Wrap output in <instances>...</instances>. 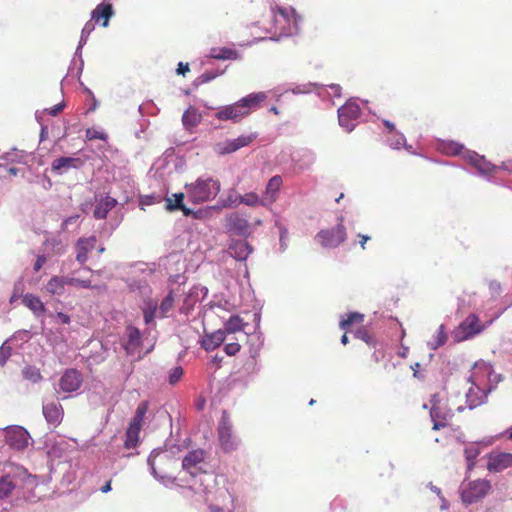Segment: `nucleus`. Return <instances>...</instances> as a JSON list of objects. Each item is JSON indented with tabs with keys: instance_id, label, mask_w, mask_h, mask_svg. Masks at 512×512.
<instances>
[{
	"instance_id": "nucleus-55",
	"label": "nucleus",
	"mask_w": 512,
	"mask_h": 512,
	"mask_svg": "<svg viewBox=\"0 0 512 512\" xmlns=\"http://www.w3.org/2000/svg\"><path fill=\"white\" fill-rule=\"evenodd\" d=\"M123 213L120 211H114L110 217V221L106 223L109 228L110 233L113 232L122 222Z\"/></svg>"
},
{
	"instance_id": "nucleus-59",
	"label": "nucleus",
	"mask_w": 512,
	"mask_h": 512,
	"mask_svg": "<svg viewBox=\"0 0 512 512\" xmlns=\"http://www.w3.org/2000/svg\"><path fill=\"white\" fill-rule=\"evenodd\" d=\"M67 285H76L80 286L82 288L88 289L91 288V281L90 280H81L74 277H66Z\"/></svg>"
},
{
	"instance_id": "nucleus-51",
	"label": "nucleus",
	"mask_w": 512,
	"mask_h": 512,
	"mask_svg": "<svg viewBox=\"0 0 512 512\" xmlns=\"http://www.w3.org/2000/svg\"><path fill=\"white\" fill-rule=\"evenodd\" d=\"M275 226L279 229V249L281 252H284L287 249V238H288V229L283 226L279 220L275 221Z\"/></svg>"
},
{
	"instance_id": "nucleus-52",
	"label": "nucleus",
	"mask_w": 512,
	"mask_h": 512,
	"mask_svg": "<svg viewBox=\"0 0 512 512\" xmlns=\"http://www.w3.org/2000/svg\"><path fill=\"white\" fill-rule=\"evenodd\" d=\"M159 453L156 452V450H153L150 455L148 456V459H147V464L150 468V473L152 474V476L158 480L159 482L161 483H165V479L167 478L166 476H159L156 468H155V457L158 455Z\"/></svg>"
},
{
	"instance_id": "nucleus-21",
	"label": "nucleus",
	"mask_w": 512,
	"mask_h": 512,
	"mask_svg": "<svg viewBox=\"0 0 512 512\" xmlns=\"http://www.w3.org/2000/svg\"><path fill=\"white\" fill-rule=\"evenodd\" d=\"M97 239L95 236L79 238L75 245L76 260L84 264L88 260V254L95 248Z\"/></svg>"
},
{
	"instance_id": "nucleus-46",
	"label": "nucleus",
	"mask_w": 512,
	"mask_h": 512,
	"mask_svg": "<svg viewBox=\"0 0 512 512\" xmlns=\"http://www.w3.org/2000/svg\"><path fill=\"white\" fill-rule=\"evenodd\" d=\"M147 410H148V403L147 402L140 403L136 409L135 415H134L133 419L131 420L129 426L138 428L140 430L141 423L143 421V418L145 417V414L147 413Z\"/></svg>"
},
{
	"instance_id": "nucleus-17",
	"label": "nucleus",
	"mask_w": 512,
	"mask_h": 512,
	"mask_svg": "<svg viewBox=\"0 0 512 512\" xmlns=\"http://www.w3.org/2000/svg\"><path fill=\"white\" fill-rule=\"evenodd\" d=\"M207 294L208 289L206 287H192L183 300V305L180 307V313L185 315L190 314L195 304L201 299L205 298Z\"/></svg>"
},
{
	"instance_id": "nucleus-30",
	"label": "nucleus",
	"mask_w": 512,
	"mask_h": 512,
	"mask_svg": "<svg viewBox=\"0 0 512 512\" xmlns=\"http://www.w3.org/2000/svg\"><path fill=\"white\" fill-rule=\"evenodd\" d=\"M203 460L204 451L202 449L190 451L182 460V468L194 476L195 473L191 469L196 468V466L203 462Z\"/></svg>"
},
{
	"instance_id": "nucleus-42",
	"label": "nucleus",
	"mask_w": 512,
	"mask_h": 512,
	"mask_svg": "<svg viewBox=\"0 0 512 512\" xmlns=\"http://www.w3.org/2000/svg\"><path fill=\"white\" fill-rule=\"evenodd\" d=\"M241 204H244L249 207H256V206H264L267 207L264 203V200L262 197H260L255 192H249L244 195H241V200H239Z\"/></svg>"
},
{
	"instance_id": "nucleus-53",
	"label": "nucleus",
	"mask_w": 512,
	"mask_h": 512,
	"mask_svg": "<svg viewBox=\"0 0 512 512\" xmlns=\"http://www.w3.org/2000/svg\"><path fill=\"white\" fill-rule=\"evenodd\" d=\"M173 303H174L173 292L170 291L160 304V307H159L160 315L159 316L166 317L167 313L172 309Z\"/></svg>"
},
{
	"instance_id": "nucleus-56",
	"label": "nucleus",
	"mask_w": 512,
	"mask_h": 512,
	"mask_svg": "<svg viewBox=\"0 0 512 512\" xmlns=\"http://www.w3.org/2000/svg\"><path fill=\"white\" fill-rule=\"evenodd\" d=\"M94 29H95V24L90 20L87 21L85 23L84 27L82 28L79 43L86 44L89 35L93 32Z\"/></svg>"
},
{
	"instance_id": "nucleus-26",
	"label": "nucleus",
	"mask_w": 512,
	"mask_h": 512,
	"mask_svg": "<svg viewBox=\"0 0 512 512\" xmlns=\"http://www.w3.org/2000/svg\"><path fill=\"white\" fill-rule=\"evenodd\" d=\"M282 177L279 175H275L268 181L265 192L263 195V200L266 206L271 205L277 200L278 193L280 190V187L282 186Z\"/></svg>"
},
{
	"instance_id": "nucleus-4",
	"label": "nucleus",
	"mask_w": 512,
	"mask_h": 512,
	"mask_svg": "<svg viewBox=\"0 0 512 512\" xmlns=\"http://www.w3.org/2000/svg\"><path fill=\"white\" fill-rule=\"evenodd\" d=\"M217 432L220 446L224 452L230 453L238 448L240 440L234 434L232 421L225 410L219 420Z\"/></svg>"
},
{
	"instance_id": "nucleus-10",
	"label": "nucleus",
	"mask_w": 512,
	"mask_h": 512,
	"mask_svg": "<svg viewBox=\"0 0 512 512\" xmlns=\"http://www.w3.org/2000/svg\"><path fill=\"white\" fill-rule=\"evenodd\" d=\"M343 216L338 217V223L334 228L321 230L317 234L322 246L326 248H335L346 239V229L343 225Z\"/></svg>"
},
{
	"instance_id": "nucleus-41",
	"label": "nucleus",
	"mask_w": 512,
	"mask_h": 512,
	"mask_svg": "<svg viewBox=\"0 0 512 512\" xmlns=\"http://www.w3.org/2000/svg\"><path fill=\"white\" fill-rule=\"evenodd\" d=\"M244 324L242 318L238 315H232L230 318L224 323V330L226 333H235L237 331L243 330Z\"/></svg>"
},
{
	"instance_id": "nucleus-32",
	"label": "nucleus",
	"mask_w": 512,
	"mask_h": 512,
	"mask_svg": "<svg viewBox=\"0 0 512 512\" xmlns=\"http://www.w3.org/2000/svg\"><path fill=\"white\" fill-rule=\"evenodd\" d=\"M22 301L36 316H40L46 311L45 305L40 298L33 294H26Z\"/></svg>"
},
{
	"instance_id": "nucleus-9",
	"label": "nucleus",
	"mask_w": 512,
	"mask_h": 512,
	"mask_svg": "<svg viewBox=\"0 0 512 512\" xmlns=\"http://www.w3.org/2000/svg\"><path fill=\"white\" fill-rule=\"evenodd\" d=\"M4 436L7 445L16 451H23L30 444L31 436L22 426L13 425L4 429Z\"/></svg>"
},
{
	"instance_id": "nucleus-34",
	"label": "nucleus",
	"mask_w": 512,
	"mask_h": 512,
	"mask_svg": "<svg viewBox=\"0 0 512 512\" xmlns=\"http://www.w3.org/2000/svg\"><path fill=\"white\" fill-rule=\"evenodd\" d=\"M209 57L216 60H236L239 57V54L236 50L221 47V48H212L209 53Z\"/></svg>"
},
{
	"instance_id": "nucleus-20",
	"label": "nucleus",
	"mask_w": 512,
	"mask_h": 512,
	"mask_svg": "<svg viewBox=\"0 0 512 512\" xmlns=\"http://www.w3.org/2000/svg\"><path fill=\"white\" fill-rule=\"evenodd\" d=\"M42 412L47 423L54 427H57L63 419V408L58 402H44Z\"/></svg>"
},
{
	"instance_id": "nucleus-16",
	"label": "nucleus",
	"mask_w": 512,
	"mask_h": 512,
	"mask_svg": "<svg viewBox=\"0 0 512 512\" xmlns=\"http://www.w3.org/2000/svg\"><path fill=\"white\" fill-rule=\"evenodd\" d=\"M487 458V469L490 472H501L512 467V453H489Z\"/></svg>"
},
{
	"instance_id": "nucleus-18",
	"label": "nucleus",
	"mask_w": 512,
	"mask_h": 512,
	"mask_svg": "<svg viewBox=\"0 0 512 512\" xmlns=\"http://www.w3.org/2000/svg\"><path fill=\"white\" fill-rule=\"evenodd\" d=\"M84 165V160L78 157H59L53 160L51 169L58 175H62L69 169H79Z\"/></svg>"
},
{
	"instance_id": "nucleus-36",
	"label": "nucleus",
	"mask_w": 512,
	"mask_h": 512,
	"mask_svg": "<svg viewBox=\"0 0 512 512\" xmlns=\"http://www.w3.org/2000/svg\"><path fill=\"white\" fill-rule=\"evenodd\" d=\"M174 197V202H172V200L170 198H167L166 199V209L169 210V211H173V210H182L184 215H190L192 213V210H190L189 208H186L184 205H183V199H184V194L183 193H176L173 195Z\"/></svg>"
},
{
	"instance_id": "nucleus-60",
	"label": "nucleus",
	"mask_w": 512,
	"mask_h": 512,
	"mask_svg": "<svg viewBox=\"0 0 512 512\" xmlns=\"http://www.w3.org/2000/svg\"><path fill=\"white\" fill-rule=\"evenodd\" d=\"M156 202H160V196H156L154 194L144 195L140 198V206L144 209V206L152 205Z\"/></svg>"
},
{
	"instance_id": "nucleus-50",
	"label": "nucleus",
	"mask_w": 512,
	"mask_h": 512,
	"mask_svg": "<svg viewBox=\"0 0 512 512\" xmlns=\"http://www.w3.org/2000/svg\"><path fill=\"white\" fill-rule=\"evenodd\" d=\"M405 141V136L399 131L390 133V136L387 138V143L392 149L402 148V146L405 144Z\"/></svg>"
},
{
	"instance_id": "nucleus-12",
	"label": "nucleus",
	"mask_w": 512,
	"mask_h": 512,
	"mask_svg": "<svg viewBox=\"0 0 512 512\" xmlns=\"http://www.w3.org/2000/svg\"><path fill=\"white\" fill-rule=\"evenodd\" d=\"M94 198L95 205L93 209V217L97 220L105 219L109 212L118 205L117 199L109 195L96 194Z\"/></svg>"
},
{
	"instance_id": "nucleus-1",
	"label": "nucleus",
	"mask_w": 512,
	"mask_h": 512,
	"mask_svg": "<svg viewBox=\"0 0 512 512\" xmlns=\"http://www.w3.org/2000/svg\"><path fill=\"white\" fill-rule=\"evenodd\" d=\"M266 99V92L248 94L233 104L216 108L217 111L214 114V117L220 121H232L234 123L240 122L253 111L259 109Z\"/></svg>"
},
{
	"instance_id": "nucleus-8",
	"label": "nucleus",
	"mask_w": 512,
	"mask_h": 512,
	"mask_svg": "<svg viewBox=\"0 0 512 512\" xmlns=\"http://www.w3.org/2000/svg\"><path fill=\"white\" fill-rule=\"evenodd\" d=\"M339 125L348 133L356 127V121L360 117L361 109L354 98L349 99L344 105L338 108Z\"/></svg>"
},
{
	"instance_id": "nucleus-43",
	"label": "nucleus",
	"mask_w": 512,
	"mask_h": 512,
	"mask_svg": "<svg viewBox=\"0 0 512 512\" xmlns=\"http://www.w3.org/2000/svg\"><path fill=\"white\" fill-rule=\"evenodd\" d=\"M158 311L157 302L147 301L145 303V307L143 309V317L146 325H150L154 323V319L156 317V313Z\"/></svg>"
},
{
	"instance_id": "nucleus-27",
	"label": "nucleus",
	"mask_w": 512,
	"mask_h": 512,
	"mask_svg": "<svg viewBox=\"0 0 512 512\" xmlns=\"http://www.w3.org/2000/svg\"><path fill=\"white\" fill-rule=\"evenodd\" d=\"M84 45L85 44L78 43V46H77L76 51L74 53V57L72 59L71 65H70V67L68 69V73H67L66 77L62 80V83L69 76L76 77L78 79L80 78V76L82 74V71H83V67H84V61H83V58H82V48H83Z\"/></svg>"
},
{
	"instance_id": "nucleus-25",
	"label": "nucleus",
	"mask_w": 512,
	"mask_h": 512,
	"mask_svg": "<svg viewBox=\"0 0 512 512\" xmlns=\"http://www.w3.org/2000/svg\"><path fill=\"white\" fill-rule=\"evenodd\" d=\"M487 397L488 392L474 384V386L470 387L466 393V405L469 409H474L485 403Z\"/></svg>"
},
{
	"instance_id": "nucleus-47",
	"label": "nucleus",
	"mask_w": 512,
	"mask_h": 512,
	"mask_svg": "<svg viewBox=\"0 0 512 512\" xmlns=\"http://www.w3.org/2000/svg\"><path fill=\"white\" fill-rule=\"evenodd\" d=\"M239 200H241V194L235 189H230L226 198L222 200V206L225 208H236L241 204Z\"/></svg>"
},
{
	"instance_id": "nucleus-48",
	"label": "nucleus",
	"mask_w": 512,
	"mask_h": 512,
	"mask_svg": "<svg viewBox=\"0 0 512 512\" xmlns=\"http://www.w3.org/2000/svg\"><path fill=\"white\" fill-rule=\"evenodd\" d=\"M139 432L140 430L138 428H134L129 426L126 431V439L124 446L127 449L135 448L138 441H139Z\"/></svg>"
},
{
	"instance_id": "nucleus-64",
	"label": "nucleus",
	"mask_w": 512,
	"mask_h": 512,
	"mask_svg": "<svg viewBox=\"0 0 512 512\" xmlns=\"http://www.w3.org/2000/svg\"><path fill=\"white\" fill-rule=\"evenodd\" d=\"M474 369H475L476 371H483V372L488 373V372H489V370H491V369H492V365H491V363H490V362H486V361H484V360H478V361H476V362H475V364H474Z\"/></svg>"
},
{
	"instance_id": "nucleus-19",
	"label": "nucleus",
	"mask_w": 512,
	"mask_h": 512,
	"mask_svg": "<svg viewBox=\"0 0 512 512\" xmlns=\"http://www.w3.org/2000/svg\"><path fill=\"white\" fill-rule=\"evenodd\" d=\"M81 383L80 373L75 369H69L60 378L59 387L66 393H72L80 388Z\"/></svg>"
},
{
	"instance_id": "nucleus-6",
	"label": "nucleus",
	"mask_w": 512,
	"mask_h": 512,
	"mask_svg": "<svg viewBox=\"0 0 512 512\" xmlns=\"http://www.w3.org/2000/svg\"><path fill=\"white\" fill-rule=\"evenodd\" d=\"M279 14L283 18L285 25L283 26L281 33L278 37H271L270 40L279 41L280 37H289L298 35L301 31V25L303 23V17L297 13L293 7L289 8H277Z\"/></svg>"
},
{
	"instance_id": "nucleus-23",
	"label": "nucleus",
	"mask_w": 512,
	"mask_h": 512,
	"mask_svg": "<svg viewBox=\"0 0 512 512\" xmlns=\"http://www.w3.org/2000/svg\"><path fill=\"white\" fill-rule=\"evenodd\" d=\"M430 417L433 421V430H439L446 426L448 419L452 417V413L445 405L441 404L436 407H431Z\"/></svg>"
},
{
	"instance_id": "nucleus-29",
	"label": "nucleus",
	"mask_w": 512,
	"mask_h": 512,
	"mask_svg": "<svg viewBox=\"0 0 512 512\" xmlns=\"http://www.w3.org/2000/svg\"><path fill=\"white\" fill-rule=\"evenodd\" d=\"M225 331L219 329L213 333L206 334L200 341L201 347L211 351L220 346L225 340Z\"/></svg>"
},
{
	"instance_id": "nucleus-13",
	"label": "nucleus",
	"mask_w": 512,
	"mask_h": 512,
	"mask_svg": "<svg viewBox=\"0 0 512 512\" xmlns=\"http://www.w3.org/2000/svg\"><path fill=\"white\" fill-rule=\"evenodd\" d=\"M141 343L140 330L133 325L126 326L124 340L122 342V347L125 349L126 353L128 355H134L140 348Z\"/></svg>"
},
{
	"instance_id": "nucleus-62",
	"label": "nucleus",
	"mask_w": 512,
	"mask_h": 512,
	"mask_svg": "<svg viewBox=\"0 0 512 512\" xmlns=\"http://www.w3.org/2000/svg\"><path fill=\"white\" fill-rule=\"evenodd\" d=\"M316 84H313V83H308V84H304V85H298L294 88L291 89V92L293 94H306V93H310L312 91V87L315 86Z\"/></svg>"
},
{
	"instance_id": "nucleus-15",
	"label": "nucleus",
	"mask_w": 512,
	"mask_h": 512,
	"mask_svg": "<svg viewBox=\"0 0 512 512\" xmlns=\"http://www.w3.org/2000/svg\"><path fill=\"white\" fill-rule=\"evenodd\" d=\"M492 444V440H482L478 442H470L466 444L464 448V457L466 460V466H467V472H471L475 465H476V459L481 453V447H488Z\"/></svg>"
},
{
	"instance_id": "nucleus-63",
	"label": "nucleus",
	"mask_w": 512,
	"mask_h": 512,
	"mask_svg": "<svg viewBox=\"0 0 512 512\" xmlns=\"http://www.w3.org/2000/svg\"><path fill=\"white\" fill-rule=\"evenodd\" d=\"M79 219H80L79 214H74V215H71V216L65 218L62 222V228L68 229L72 225H77Z\"/></svg>"
},
{
	"instance_id": "nucleus-40",
	"label": "nucleus",
	"mask_w": 512,
	"mask_h": 512,
	"mask_svg": "<svg viewBox=\"0 0 512 512\" xmlns=\"http://www.w3.org/2000/svg\"><path fill=\"white\" fill-rule=\"evenodd\" d=\"M447 334L445 331L444 324H441L438 328L436 335L427 343L428 347L431 350H437L439 347L443 346L446 343Z\"/></svg>"
},
{
	"instance_id": "nucleus-5",
	"label": "nucleus",
	"mask_w": 512,
	"mask_h": 512,
	"mask_svg": "<svg viewBox=\"0 0 512 512\" xmlns=\"http://www.w3.org/2000/svg\"><path fill=\"white\" fill-rule=\"evenodd\" d=\"M485 328L479 317L471 313L454 329L452 337L455 342H463L481 334Z\"/></svg>"
},
{
	"instance_id": "nucleus-33",
	"label": "nucleus",
	"mask_w": 512,
	"mask_h": 512,
	"mask_svg": "<svg viewBox=\"0 0 512 512\" xmlns=\"http://www.w3.org/2000/svg\"><path fill=\"white\" fill-rule=\"evenodd\" d=\"M67 285L66 277L54 276L46 284V291L52 295H62Z\"/></svg>"
},
{
	"instance_id": "nucleus-61",
	"label": "nucleus",
	"mask_w": 512,
	"mask_h": 512,
	"mask_svg": "<svg viewBox=\"0 0 512 512\" xmlns=\"http://www.w3.org/2000/svg\"><path fill=\"white\" fill-rule=\"evenodd\" d=\"M183 375V368L178 366L173 368L169 373V383L176 384Z\"/></svg>"
},
{
	"instance_id": "nucleus-7",
	"label": "nucleus",
	"mask_w": 512,
	"mask_h": 512,
	"mask_svg": "<svg viewBox=\"0 0 512 512\" xmlns=\"http://www.w3.org/2000/svg\"><path fill=\"white\" fill-rule=\"evenodd\" d=\"M491 489L490 481L477 479L461 485V498L465 504H472L484 498Z\"/></svg>"
},
{
	"instance_id": "nucleus-22",
	"label": "nucleus",
	"mask_w": 512,
	"mask_h": 512,
	"mask_svg": "<svg viewBox=\"0 0 512 512\" xmlns=\"http://www.w3.org/2000/svg\"><path fill=\"white\" fill-rule=\"evenodd\" d=\"M114 15L113 6L111 3H107L103 1L99 3L96 8L91 12L90 21L102 22L103 27H107L109 25V19Z\"/></svg>"
},
{
	"instance_id": "nucleus-39",
	"label": "nucleus",
	"mask_w": 512,
	"mask_h": 512,
	"mask_svg": "<svg viewBox=\"0 0 512 512\" xmlns=\"http://www.w3.org/2000/svg\"><path fill=\"white\" fill-rule=\"evenodd\" d=\"M127 285L130 291L139 292L142 296L150 292V287L146 280L131 278L127 281Z\"/></svg>"
},
{
	"instance_id": "nucleus-14",
	"label": "nucleus",
	"mask_w": 512,
	"mask_h": 512,
	"mask_svg": "<svg viewBox=\"0 0 512 512\" xmlns=\"http://www.w3.org/2000/svg\"><path fill=\"white\" fill-rule=\"evenodd\" d=\"M253 250V247L242 239H231L227 247V253L237 261H245Z\"/></svg>"
},
{
	"instance_id": "nucleus-28",
	"label": "nucleus",
	"mask_w": 512,
	"mask_h": 512,
	"mask_svg": "<svg viewBox=\"0 0 512 512\" xmlns=\"http://www.w3.org/2000/svg\"><path fill=\"white\" fill-rule=\"evenodd\" d=\"M202 115L198 110L190 106L182 115V124L186 131L192 133L194 129L201 123Z\"/></svg>"
},
{
	"instance_id": "nucleus-3",
	"label": "nucleus",
	"mask_w": 512,
	"mask_h": 512,
	"mask_svg": "<svg viewBox=\"0 0 512 512\" xmlns=\"http://www.w3.org/2000/svg\"><path fill=\"white\" fill-rule=\"evenodd\" d=\"M463 159L473 168L476 169L477 175L486 179L487 181L501 185V181L495 176L497 167L495 164L488 161L485 156L478 154L472 150H465Z\"/></svg>"
},
{
	"instance_id": "nucleus-44",
	"label": "nucleus",
	"mask_w": 512,
	"mask_h": 512,
	"mask_svg": "<svg viewBox=\"0 0 512 512\" xmlns=\"http://www.w3.org/2000/svg\"><path fill=\"white\" fill-rule=\"evenodd\" d=\"M364 320V315L359 312H350L346 318L342 317L339 326L342 330H347L354 323H361Z\"/></svg>"
},
{
	"instance_id": "nucleus-45",
	"label": "nucleus",
	"mask_w": 512,
	"mask_h": 512,
	"mask_svg": "<svg viewBox=\"0 0 512 512\" xmlns=\"http://www.w3.org/2000/svg\"><path fill=\"white\" fill-rule=\"evenodd\" d=\"M22 376L25 380H28L32 383H38L42 380V375L39 368L32 365H27L23 368Z\"/></svg>"
},
{
	"instance_id": "nucleus-24",
	"label": "nucleus",
	"mask_w": 512,
	"mask_h": 512,
	"mask_svg": "<svg viewBox=\"0 0 512 512\" xmlns=\"http://www.w3.org/2000/svg\"><path fill=\"white\" fill-rule=\"evenodd\" d=\"M252 136H239L238 138L227 140L217 145L219 154H230L238 149L247 146L252 141Z\"/></svg>"
},
{
	"instance_id": "nucleus-11",
	"label": "nucleus",
	"mask_w": 512,
	"mask_h": 512,
	"mask_svg": "<svg viewBox=\"0 0 512 512\" xmlns=\"http://www.w3.org/2000/svg\"><path fill=\"white\" fill-rule=\"evenodd\" d=\"M225 228L228 232L241 237H249L252 233V227L246 216L234 212L226 216Z\"/></svg>"
},
{
	"instance_id": "nucleus-37",
	"label": "nucleus",
	"mask_w": 512,
	"mask_h": 512,
	"mask_svg": "<svg viewBox=\"0 0 512 512\" xmlns=\"http://www.w3.org/2000/svg\"><path fill=\"white\" fill-rule=\"evenodd\" d=\"M316 162L315 152L309 149H303L299 152V159L297 160L300 169H308Z\"/></svg>"
},
{
	"instance_id": "nucleus-35",
	"label": "nucleus",
	"mask_w": 512,
	"mask_h": 512,
	"mask_svg": "<svg viewBox=\"0 0 512 512\" xmlns=\"http://www.w3.org/2000/svg\"><path fill=\"white\" fill-rule=\"evenodd\" d=\"M17 486V480L11 475H5L0 478V499L10 496L11 492Z\"/></svg>"
},
{
	"instance_id": "nucleus-57",
	"label": "nucleus",
	"mask_w": 512,
	"mask_h": 512,
	"mask_svg": "<svg viewBox=\"0 0 512 512\" xmlns=\"http://www.w3.org/2000/svg\"><path fill=\"white\" fill-rule=\"evenodd\" d=\"M85 136H86V139L89 141L95 140V139H99V140H103V141L107 140V134L104 133L103 131H98L95 128H88L85 132Z\"/></svg>"
},
{
	"instance_id": "nucleus-38",
	"label": "nucleus",
	"mask_w": 512,
	"mask_h": 512,
	"mask_svg": "<svg viewBox=\"0 0 512 512\" xmlns=\"http://www.w3.org/2000/svg\"><path fill=\"white\" fill-rule=\"evenodd\" d=\"M31 339V332L29 330L16 331L6 342L12 347V345L21 347L24 343H27Z\"/></svg>"
},
{
	"instance_id": "nucleus-49",
	"label": "nucleus",
	"mask_w": 512,
	"mask_h": 512,
	"mask_svg": "<svg viewBox=\"0 0 512 512\" xmlns=\"http://www.w3.org/2000/svg\"><path fill=\"white\" fill-rule=\"evenodd\" d=\"M223 73L224 71H206L194 80L193 85L198 87L214 80L217 76L222 75Z\"/></svg>"
},
{
	"instance_id": "nucleus-31",
	"label": "nucleus",
	"mask_w": 512,
	"mask_h": 512,
	"mask_svg": "<svg viewBox=\"0 0 512 512\" xmlns=\"http://www.w3.org/2000/svg\"><path fill=\"white\" fill-rule=\"evenodd\" d=\"M437 149L441 153L449 156H463L464 151L467 150L463 144L453 140H441L438 143Z\"/></svg>"
},
{
	"instance_id": "nucleus-2",
	"label": "nucleus",
	"mask_w": 512,
	"mask_h": 512,
	"mask_svg": "<svg viewBox=\"0 0 512 512\" xmlns=\"http://www.w3.org/2000/svg\"><path fill=\"white\" fill-rule=\"evenodd\" d=\"M220 182L212 177H199L194 183L186 185L187 196L195 204L214 199L220 192Z\"/></svg>"
},
{
	"instance_id": "nucleus-54",
	"label": "nucleus",
	"mask_w": 512,
	"mask_h": 512,
	"mask_svg": "<svg viewBox=\"0 0 512 512\" xmlns=\"http://www.w3.org/2000/svg\"><path fill=\"white\" fill-rule=\"evenodd\" d=\"M487 378L489 382V387L486 390L488 393H490L492 390H494L498 383H500L503 380V376L501 374L496 373L493 368L489 370L487 373Z\"/></svg>"
},
{
	"instance_id": "nucleus-58",
	"label": "nucleus",
	"mask_w": 512,
	"mask_h": 512,
	"mask_svg": "<svg viewBox=\"0 0 512 512\" xmlns=\"http://www.w3.org/2000/svg\"><path fill=\"white\" fill-rule=\"evenodd\" d=\"M12 347L5 341L0 347V366H3L11 356Z\"/></svg>"
}]
</instances>
